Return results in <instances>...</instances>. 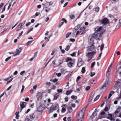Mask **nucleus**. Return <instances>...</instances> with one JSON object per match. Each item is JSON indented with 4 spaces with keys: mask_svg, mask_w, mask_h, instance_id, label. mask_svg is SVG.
<instances>
[{
    "mask_svg": "<svg viewBox=\"0 0 121 121\" xmlns=\"http://www.w3.org/2000/svg\"><path fill=\"white\" fill-rule=\"evenodd\" d=\"M93 42L94 40L92 39V38H91L90 40L88 46L87 48V51H91L94 49Z\"/></svg>",
    "mask_w": 121,
    "mask_h": 121,
    "instance_id": "obj_1",
    "label": "nucleus"
},
{
    "mask_svg": "<svg viewBox=\"0 0 121 121\" xmlns=\"http://www.w3.org/2000/svg\"><path fill=\"white\" fill-rule=\"evenodd\" d=\"M95 53L96 51H94L91 52H88L87 54L86 55V56L88 57L87 60L88 61H90V60L93 58V55Z\"/></svg>",
    "mask_w": 121,
    "mask_h": 121,
    "instance_id": "obj_2",
    "label": "nucleus"
},
{
    "mask_svg": "<svg viewBox=\"0 0 121 121\" xmlns=\"http://www.w3.org/2000/svg\"><path fill=\"white\" fill-rule=\"evenodd\" d=\"M86 107H85L80 111L78 114L77 116L81 118H83Z\"/></svg>",
    "mask_w": 121,
    "mask_h": 121,
    "instance_id": "obj_3",
    "label": "nucleus"
},
{
    "mask_svg": "<svg viewBox=\"0 0 121 121\" xmlns=\"http://www.w3.org/2000/svg\"><path fill=\"white\" fill-rule=\"evenodd\" d=\"M109 82L108 81H107L105 82L104 85H103L102 87L100 88V90H105L107 87L109 85Z\"/></svg>",
    "mask_w": 121,
    "mask_h": 121,
    "instance_id": "obj_4",
    "label": "nucleus"
},
{
    "mask_svg": "<svg viewBox=\"0 0 121 121\" xmlns=\"http://www.w3.org/2000/svg\"><path fill=\"white\" fill-rule=\"evenodd\" d=\"M26 103L24 102H21L20 103V105L21 107L20 112H21L22 110L24 108L26 107Z\"/></svg>",
    "mask_w": 121,
    "mask_h": 121,
    "instance_id": "obj_5",
    "label": "nucleus"
},
{
    "mask_svg": "<svg viewBox=\"0 0 121 121\" xmlns=\"http://www.w3.org/2000/svg\"><path fill=\"white\" fill-rule=\"evenodd\" d=\"M80 30L78 31L76 33V35H77L78 34L82 35L84 34L85 32L84 29L82 27H81L80 29Z\"/></svg>",
    "mask_w": 121,
    "mask_h": 121,
    "instance_id": "obj_6",
    "label": "nucleus"
},
{
    "mask_svg": "<svg viewBox=\"0 0 121 121\" xmlns=\"http://www.w3.org/2000/svg\"><path fill=\"white\" fill-rule=\"evenodd\" d=\"M83 61L82 59L81 58H79L78 60V66L80 67L83 64Z\"/></svg>",
    "mask_w": 121,
    "mask_h": 121,
    "instance_id": "obj_7",
    "label": "nucleus"
},
{
    "mask_svg": "<svg viewBox=\"0 0 121 121\" xmlns=\"http://www.w3.org/2000/svg\"><path fill=\"white\" fill-rule=\"evenodd\" d=\"M22 49L21 48H18L16 49V51L15 52V53L13 55V56H15L17 55H19L20 53L21 52Z\"/></svg>",
    "mask_w": 121,
    "mask_h": 121,
    "instance_id": "obj_8",
    "label": "nucleus"
},
{
    "mask_svg": "<svg viewBox=\"0 0 121 121\" xmlns=\"http://www.w3.org/2000/svg\"><path fill=\"white\" fill-rule=\"evenodd\" d=\"M109 22L108 19L107 18L104 19L101 21V23L104 24L108 23Z\"/></svg>",
    "mask_w": 121,
    "mask_h": 121,
    "instance_id": "obj_9",
    "label": "nucleus"
},
{
    "mask_svg": "<svg viewBox=\"0 0 121 121\" xmlns=\"http://www.w3.org/2000/svg\"><path fill=\"white\" fill-rule=\"evenodd\" d=\"M94 94L95 93L94 92L92 93L89 100V102H90L92 100V99L94 97Z\"/></svg>",
    "mask_w": 121,
    "mask_h": 121,
    "instance_id": "obj_10",
    "label": "nucleus"
},
{
    "mask_svg": "<svg viewBox=\"0 0 121 121\" xmlns=\"http://www.w3.org/2000/svg\"><path fill=\"white\" fill-rule=\"evenodd\" d=\"M73 65V61H70L67 63V65L69 68H72Z\"/></svg>",
    "mask_w": 121,
    "mask_h": 121,
    "instance_id": "obj_11",
    "label": "nucleus"
},
{
    "mask_svg": "<svg viewBox=\"0 0 121 121\" xmlns=\"http://www.w3.org/2000/svg\"><path fill=\"white\" fill-rule=\"evenodd\" d=\"M44 109V108L42 105H41L39 107H38L37 109V111L39 112H40L42 111Z\"/></svg>",
    "mask_w": 121,
    "mask_h": 121,
    "instance_id": "obj_12",
    "label": "nucleus"
},
{
    "mask_svg": "<svg viewBox=\"0 0 121 121\" xmlns=\"http://www.w3.org/2000/svg\"><path fill=\"white\" fill-rule=\"evenodd\" d=\"M108 115L109 116L108 117V118L112 121H114L115 119L112 117V114H109Z\"/></svg>",
    "mask_w": 121,
    "mask_h": 121,
    "instance_id": "obj_13",
    "label": "nucleus"
},
{
    "mask_svg": "<svg viewBox=\"0 0 121 121\" xmlns=\"http://www.w3.org/2000/svg\"><path fill=\"white\" fill-rule=\"evenodd\" d=\"M80 24H78L75 26L74 28V30L73 32H74V33L76 32V31L80 28Z\"/></svg>",
    "mask_w": 121,
    "mask_h": 121,
    "instance_id": "obj_14",
    "label": "nucleus"
},
{
    "mask_svg": "<svg viewBox=\"0 0 121 121\" xmlns=\"http://www.w3.org/2000/svg\"><path fill=\"white\" fill-rule=\"evenodd\" d=\"M98 34L97 32L95 33L92 35V37L94 38H96L98 36Z\"/></svg>",
    "mask_w": 121,
    "mask_h": 121,
    "instance_id": "obj_15",
    "label": "nucleus"
},
{
    "mask_svg": "<svg viewBox=\"0 0 121 121\" xmlns=\"http://www.w3.org/2000/svg\"><path fill=\"white\" fill-rule=\"evenodd\" d=\"M59 95V93H57L55 94L53 100H55L57 99Z\"/></svg>",
    "mask_w": 121,
    "mask_h": 121,
    "instance_id": "obj_16",
    "label": "nucleus"
},
{
    "mask_svg": "<svg viewBox=\"0 0 121 121\" xmlns=\"http://www.w3.org/2000/svg\"><path fill=\"white\" fill-rule=\"evenodd\" d=\"M96 82V81L95 80L91 81L90 82V85L91 86H93Z\"/></svg>",
    "mask_w": 121,
    "mask_h": 121,
    "instance_id": "obj_17",
    "label": "nucleus"
},
{
    "mask_svg": "<svg viewBox=\"0 0 121 121\" xmlns=\"http://www.w3.org/2000/svg\"><path fill=\"white\" fill-rule=\"evenodd\" d=\"M96 32L97 33L98 32H100L102 30L103 27L102 26H100L97 28Z\"/></svg>",
    "mask_w": 121,
    "mask_h": 121,
    "instance_id": "obj_18",
    "label": "nucleus"
},
{
    "mask_svg": "<svg viewBox=\"0 0 121 121\" xmlns=\"http://www.w3.org/2000/svg\"><path fill=\"white\" fill-rule=\"evenodd\" d=\"M52 103H49L47 104V108H51L52 106Z\"/></svg>",
    "mask_w": 121,
    "mask_h": 121,
    "instance_id": "obj_19",
    "label": "nucleus"
},
{
    "mask_svg": "<svg viewBox=\"0 0 121 121\" xmlns=\"http://www.w3.org/2000/svg\"><path fill=\"white\" fill-rule=\"evenodd\" d=\"M83 118H81L77 116L76 119V121H83L82 119Z\"/></svg>",
    "mask_w": 121,
    "mask_h": 121,
    "instance_id": "obj_20",
    "label": "nucleus"
},
{
    "mask_svg": "<svg viewBox=\"0 0 121 121\" xmlns=\"http://www.w3.org/2000/svg\"><path fill=\"white\" fill-rule=\"evenodd\" d=\"M111 71V70H109L108 69V70L107 71V72L106 73V76L107 77H108L110 76V71Z\"/></svg>",
    "mask_w": 121,
    "mask_h": 121,
    "instance_id": "obj_21",
    "label": "nucleus"
},
{
    "mask_svg": "<svg viewBox=\"0 0 121 121\" xmlns=\"http://www.w3.org/2000/svg\"><path fill=\"white\" fill-rule=\"evenodd\" d=\"M114 92L113 91H111L110 92V93L109 94L108 97V99H109L110 98V97L112 96V95L114 94Z\"/></svg>",
    "mask_w": 121,
    "mask_h": 121,
    "instance_id": "obj_22",
    "label": "nucleus"
},
{
    "mask_svg": "<svg viewBox=\"0 0 121 121\" xmlns=\"http://www.w3.org/2000/svg\"><path fill=\"white\" fill-rule=\"evenodd\" d=\"M37 97L38 98L37 100H39L40 99L42 98V96L41 94H39L37 95Z\"/></svg>",
    "mask_w": 121,
    "mask_h": 121,
    "instance_id": "obj_23",
    "label": "nucleus"
},
{
    "mask_svg": "<svg viewBox=\"0 0 121 121\" xmlns=\"http://www.w3.org/2000/svg\"><path fill=\"white\" fill-rule=\"evenodd\" d=\"M72 92V91L71 90L70 91H66V94L67 95H68L70 94Z\"/></svg>",
    "mask_w": 121,
    "mask_h": 121,
    "instance_id": "obj_24",
    "label": "nucleus"
},
{
    "mask_svg": "<svg viewBox=\"0 0 121 121\" xmlns=\"http://www.w3.org/2000/svg\"><path fill=\"white\" fill-rule=\"evenodd\" d=\"M117 71L120 74L121 73V67H120L118 68Z\"/></svg>",
    "mask_w": 121,
    "mask_h": 121,
    "instance_id": "obj_25",
    "label": "nucleus"
},
{
    "mask_svg": "<svg viewBox=\"0 0 121 121\" xmlns=\"http://www.w3.org/2000/svg\"><path fill=\"white\" fill-rule=\"evenodd\" d=\"M121 83V80H118L117 81L116 83V85L117 86H119L120 85V83Z\"/></svg>",
    "mask_w": 121,
    "mask_h": 121,
    "instance_id": "obj_26",
    "label": "nucleus"
},
{
    "mask_svg": "<svg viewBox=\"0 0 121 121\" xmlns=\"http://www.w3.org/2000/svg\"><path fill=\"white\" fill-rule=\"evenodd\" d=\"M20 25H21V27H19L17 29V30H16L17 31H18L19 30H20L21 28L22 27V26H23V25H22L21 24H20L18 25V26H19Z\"/></svg>",
    "mask_w": 121,
    "mask_h": 121,
    "instance_id": "obj_27",
    "label": "nucleus"
},
{
    "mask_svg": "<svg viewBox=\"0 0 121 121\" xmlns=\"http://www.w3.org/2000/svg\"><path fill=\"white\" fill-rule=\"evenodd\" d=\"M68 110L69 112L70 113H71L72 112V107H71L69 106L68 107Z\"/></svg>",
    "mask_w": 121,
    "mask_h": 121,
    "instance_id": "obj_28",
    "label": "nucleus"
},
{
    "mask_svg": "<svg viewBox=\"0 0 121 121\" xmlns=\"http://www.w3.org/2000/svg\"><path fill=\"white\" fill-rule=\"evenodd\" d=\"M58 81V79L56 78H55V79L52 80L51 79L50 80V81L52 82H57Z\"/></svg>",
    "mask_w": 121,
    "mask_h": 121,
    "instance_id": "obj_29",
    "label": "nucleus"
},
{
    "mask_svg": "<svg viewBox=\"0 0 121 121\" xmlns=\"http://www.w3.org/2000/svg\"><path fill=\"white\" fill-rule=\"evenodd\" d=\"M17 0H11V2L10 3H11V4L13 2V4L12 5V6H13L15 4L16 1Z\"/></svg>",
    "mask_w": 121,
    "mask_h": 121,
    "instance_id": "obj_30",
    "label": "nucleus"
},
{
    "mask_svg": "<svg viewBox=\"0 0 121 121\" xmlns=\"http://www.w3.org/2000/svg\"><path fill=\"white\" fill-rule=\"evenodd\" d=\"M72 61V58H67L66 59V62H68V61Z\"/></svg>",
    "mask_w": 121,
    "mask_h": 121,
    "instance_id": "obj_31",
    "label": "nucleus"
},
{
    "mask_svg": "<svg viewBox=\"0 0 121 121\" xmlns=\"http://www.w3.org/2000/svg\"><path fill=\"white\" fill-rule=\"evenodd\" d=\"M71 32H69L67 33L65 36L66 38H67L69 37V36L71 34Z\"/></svg>",
    "mask_w": 121,
    "mask_h": 121,
    "instance_id": "obj_32",
    "label": "nucleus"
},
{
    "mask_svg": "<svg viewBox=\"0 0 121 121\" xmlns=\"http://www.w3.org/2000/svg\"><path fill=\"white\" fill-rule=\"evenodd\" d=\"M104 44H101L100 47V51L102 52L104 48Z\"/></svg>",
    "mask_w": 121,
    "mask_h": 121,
    "instance_id": "obj_33",
    "label": "nucleus"
},
{
    "mask_svg": "<svg viewBox=\"0 0 121 121\" xmlns=\"http://www.w3.org/2000/svg\"><path fill=\"white\" fill-rule=\"evenodd\" d=\"M99 96H100L99 95H98L96 96L95 98L94 99V101H96L97 100V99H98L99 98Z\"/></svg>",
    "mask_w": 121,
    "mask_h": 121,
    "instance_id": "obj_34",
    "label": "nucleus"
},
{
    "mask_svg": "<svg viewBox=\"0 0 121 121\" xmlns=\"http://www.w3.org/2000/svg\"><path fill=\"white\" fill-rule=\"evenodd\" d=\"M99 96H100L99 95H98L96 96L95 98L94 99V101H96L97 100V99H98L99 98Z\"/></svg>",
    "mask_w": 121,
    "mask_h": 121,
    "instance_id": "obj_35",
    "label": "nucleus"
},
{
    "mask_svg": "<svg viewBox=\"0 0 121 121\" xmlns=\"http://www.w3.org/2000/svg\"><path fill=\"white\" fill-rule=\"evenodd\" d=\"M69 17L70 18L73 19L74 18L75 16L73 15H69Z\"/></svg>",
    "mask_w": 121,
    "mask_h": 121,
    "instance_id": "obj_36",
    "label": "nucleus"
},
{
    "mask_svg": "<svg viewBox=\"0 0 121 121\" xmlns=\"http://www.w3.org/2000/svg\"><path fill=\"white\" fill-rule=\"evenodd\" d=\"M51 84V83L50 82H47L46 83V84L49 86H50Z\"/></svg>",
    "mask_w": 121,
    "mask_h": 121,
    "instance_id": "obj_37",
    "label": "nucleus"
},
{
    "mask_svg": "<svg viewBox=\"0 0 121 121\" xmlns=\"http://www.w3.org/2000/svg\"><path fill=\"white\" fill-rule=\"evenodd\" d=\"M33 41V40L29 41L26 43V45H29Z\"/></svg>",
    "mask_w": 121,
    "mask_h": 121,
    "instance_id": "obj_38",
    "label": "nucleus"
},
{
    "mask_svg": "<svg viewBox=\"0 0 121 121\" xmlns=\"http://www.w3.org/2000/svg\"><path fill=\"white\" fill-rule=\"evenodd\" d=\"M35 117V116L34 114H32L30 116V119H34Z\"/></svg>",
    "mask_w": 121,
    "mask_h": 121,
    "instance_id": "obj_39",
    "label": "nucleus"
},
{
    "mask_svg": "<svg viewBox=\"0 0 121 121\" xmlns=\"http://www.w3.org/2000/svg\"><path fill=\"white\" fill-rule=\"evenodd\" d=\"M56 50L57 49H54L52 51V52L51 54V55H54V53L56 51Z\"/></svg>",
    "mask_w": 121,
    "mask_h": 121,
    "instance_id": "obj_40",
    "label": "nucleus"
},
{
    "mask_svg": "<svg viewBox=\"0 0 121 121\" xmlns=\"http://www.w3.org/2000/svg\"><path fill=\"white\" fill-rule=\"evenodd\" d=\"M58 108V105L57 104L55 105L54 107H53L54 109L55 110H56Z\"/></svg>",
    "mask_w": 121,
    "mask_h": 121,
    "instance_id": "obj_41",
    "label": "nucleus"
},
{
    "mask_svg": "<svg viewBox=\"0 0 121 121\" xmlns=\"http://www.w3.org/2000/svg\"><path fill=\"white\" fill-rule=\"evenodd\" d=\"M66 111V109L65 108H63L61 109V112L62 113L65 112Z\"/></svg>",
    "mask_w": 121,
    "mask_h": 121,
    "instance_id": "obj_42",
    "label": "nucleus"
},
{
    "mask_svg": "<svg viewBox=\"0 0 121 121\" xmlns=\"http://www.w3.org/2000/svg\"><path fill=\"white\" fill-rule=\"evenodd\" d=\"M71 98L72 99H75L77 98V96L74 95H72L71 96Z\"/></svg>",
    "mask_w": 121,
    "mask_h": 121,
    "instance_id": "obj_43",
    "label": "nucleus"
},
{
    "mask_svg": "<svg viewBox=\"0 0 121 121\" xmlns=\"http://www.w3.org/2000/svg\"><path fill=\"white\" fill-rule=\"evenodd\" d=\"M99 10V7H97L95 9V11L96 12H98Z\"/></svg>",
    "mask_w": 121,
    "mask_h": 121,
    "instance_id": "obj_44",
    "label": "nucleus"
},
{
    "mask_svg": "<svg viewBox=\"0 0 121 121\" xmlns=\"http://www.w3.org/2000/svg\"><path fill=\"white\" fill-rule=\"evenodd\" d=\"M46 8H47V9L45 10V11L47 12H48L50 10V8H47L46 7Z\"/></svg>",
    "mask_w": 121,
    "mask_h": 121,
    "instance_id": "obj_45",
    "label": "nucleus"
},
{
    "mask_svg": "<svg viewBox=\"0 0 121 121\" xmlns=\"http://www.w3.org/2000/svg\"><path fill=\"white\" fill-rule=\"evenodd\" d=\"M11 57V56H9L8 57V58H7L5 60V61L6 62H7L8 61L9 59H10Z\"/></svg>",
    "mask_w": 121,
    "mask_h": 121,
    "instance_id": "obj_46",
    "label": "nucleus"
},
{
    "mask_svg": "<svg viewBox=\"0 0 121 121\" xmlns=\"http://www.w3.org/2000/svg\"><path fill=\"white\" fill-rule=\"evenodd\" d=\"M82 73H84L85 71V68L84 67H83L82 70Z\"/></svg>",
    "mask_w": 121,
    "mask_h": 121,
    "instance_id": "obj_47",
    "label": "nucleus"
},
{
    "mask_svg": "<svg viewBox=\"0 0 121 121\" xmlns=\"http://www.w3.org/2000/svg\"><path fill=\"white\" fill-rule=\"evenodd\" d=\"M121 109V107H119L118 108H117L116 110L117 111L119 112L120 111V110Z\"/></svg>",
    "mask_w": 121,
    "mask_h": 121,
    "instance_id": "obj_48",
    "label": "nucleus"
},
{
    "mask_svg": "<svg viewBox=\"0 0 121 121\" xmlns=\"http://www.w3.org/2000/svg\"><path fill=\"white\" fill-rule=\"evenodd\" d=\"M64 23V22H62L60 23L58 27L59 28H60V27Z\"/></svg>",
    "mask_w": 121,
    "mask_h": 121,
    "instance_id": "obj_49",
    "label": "nucleus"
},
{
    "mask_svg": "<svg viewBox=\"0 0 121 121\" xmlns=\"http://www.w3.org/2000/svg\"><path fill=\"white\" fill-rule=\"evenodd\" d=\"M70 47L69 46H68L65 49V50L66 51H68Z\"/></svg>",
    "mask_w": 121,
    "mask_h": 121,
    "instance_id": "obj_50",
    "label": "nucleus"
},
{
    "mask_svg": "<svg viewBox=\"0 0 121 121\" xmlns=\"http://www.w3.org/2000/svg\"><path fill=\"white\" fill-rule=\"evenodd\" d=\"M77 52H74L72 54H71L70 55L72 56H75V55L77 53Z\"/></svg>",
    "mask_w": 121,
    "mask_h": 121,
    "instance_id": "obj_51",
    "label": "nucleus"
},
{
    "mask_svg": "<svg viewBox=\"0 0 121 121\" xmlns=\"http://www.w3.org/2000/svg\"><path fill=\"white\" fill-rule=\"evenodd\" d=\"M54 110H55L53 108H50L49 109L50 112H52Z\"/></svg>",
    "mask_w": 121,
    "mask_h": 121,
    "instance_id": "obj_52",
    "label": "nucleus"
},
{
    "mask_svg": "<svg viewBox=\"0 0 121 121\" xmlns=\"http://www.w3.org/2000/svg\"><path fill=\"white\" fill-rule=\"evenodd\" d=\"M24 88H25V86H24L23 85L22 86V90H21V93H22L23 92V90H24Z\"/></svg>",
    "mask_w": 121,
    "mask_h": 121,
    "instance_id": "obj_53",
    "label": "nucleus"
},
{
    "mask_svg": "<svg viewBox=\"0 0 121 121\" xmlns=\"http://www.w3.org/2000/svg\"><path fill=\"white\" fill-rule=\"evenodd\" d=\"M95 62H93L91 64V68H93L95 65Z\"/></svg>",
    "mask_w": 121,
    "mask_h": 121,
    "instance_id": "obj_54",
    "label": "nucleus"
},
{
    "mask_svg": "<svg viewBox=\"0 0 121 121\" xmlns=\"http://www.w3.org/2000/svg\"><path fill=\"white\" fill-rule=\"evenodd\" d=\"M95 73L91 72V77H93L95 75Z\"/></svg>",
    "mask_w": 121,
    "mask_h": 121,
    "instance_id": "obj_55",
    "label": "nucleus"
},
{
    "mask_svg": "<svg viewBox=\"0 0 121 121\" xmlns=\"http://www.w3.org/2000/svg\"><path fill=\"white\" fill-rule=\"evenodd\" d=\"M57 91L58 92V93H61L62 91V90L61 89H58L57 90Z\"/></svg>",
    "mask_w": 121,
    "mask_h": 121,
    "instance_id": "obj_56",
    "label": "nucleus"
},
{
    "mask_svg": "<svg viewBox=\"0 0 121 121\" xmlns=\"http://www.w3.org/2000/svg\"><path fill=\"white\" fill-rule=\"evenodd\" d=\"M121 24H120L118 23L117 25L116 26V27L118 28V29L119 28L120 26H121Z\"/></svg>",
    "mask_w": 121,
    "mask_h": 121,
    "instance_id": "obj_57",
    "label": "nucleus"
},
{
    "mask_svg": "<svg viewBox=\"0 0 121 121\" xmlns=\"http://www.w3.org/2000/svg\"><path fill=\"white\" fill-rule=\"evenodd\" d=\"M90 88V87L89 86H87L86 88V91L89 90Z\"/></svg>",
    "mask_w": 121,
    "mask_h": 121,
    "instance_id": "obj_58",
    "label": "nucleus"
},
{
    "mask_svg": "<svg viewBox=\"0 0 121 121\" xmlns=\"http://www.w3.org/2000/svg\"><path fill=\"white\" fill-rule=\"evenodd\" d=\"M65 102H67V101H68V97L67 96L65 98Z\"/></svg>",
    "mask_w": 121,
    "mask_h": 121,
    "instance_id": "obj_59",
    "label": "nucleus"
},
{
    "mask_svg": "<svg viewBox=\"0 0 121 121\" xmlns=\"http://www.w3.org/2000/svg\"><path fill=\"white\" fill-rule=\"evenodd\" d=\"M56 88V86H53L51 87V89L54 90Z\"/></svg>",
    "mask_w": 121,
    "mask_h": 121,
    "instance_id": "obj_60",
    "label": "nucleus"
},
{
    "mask_svg": "<svg viewBox=\"0 0 121 121\" xmlns=\"http://www.w3.org/2000/svg\"><path fill=\"white\" fill-rule=\"evenodd\" d=\"M47 2L49 3V4L50 5H52L53 3V2L52 1H51L50 2Z\"/></svg>",
    "mask_w": 121,
    "mask_h": 121,
    "instance_id": "obj_61",
    "label": "nucleus"
},
{
    "mask_svg": "<svg viewBox=\"0 0 121 121\" xmlns=\"http://www.w3.org/2000/svg\"><path fill=\"white\" fill-rule=\"evenodd\" d=\"M56 75L58 77H59L61 76V74L60 73H56Z\"/></svg>",
    "mask_w": 121,
    "mask_h": 121,
    "instance_id": "obj_62",
    "label": "nucleus"
},
{
    "mask_svg": "<svg viewBox=\"0 0 121 121\" xmlns=\"http://www.w3.org/2000/svg\"><path fill=\"white\" fill-rule=\"evenodd\" d=\"M108 109V107H106L104 109V110L105 111H107Z\"/></svg>",
    "mask_w": 121,
    "mask_h": 121,
    "instance_id": "obj_63",
    "label": "nucleus"
},
{
    "mask_svg": "<svg viewBox=\"0 0 121 121\" xmlns=\"http://www.w3.org/2000/svg\"><path fill=\"white\" fill-rule=\"evenodd\" d=\"M25 121H31L29 118H26L25 119Z\"/></svg>",
    "mask_w": 121,
    "mask_h": 121,
    "instance_id": "obj_64",
    "label": "nucleus"
}]
</instances>
